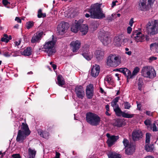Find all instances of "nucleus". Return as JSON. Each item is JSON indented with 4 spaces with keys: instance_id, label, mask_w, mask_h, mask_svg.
Listing matches in <instances>:
<instances>
[{
    "instance_id": "obj_5",
    "label": "nucleus",
    "mask_w": 158,
    "mask_h": 158,
    "mask_svg": "<svg viewBox=\"0 0 158 158\" xmlns=\"http://www.w3.org/2000/svg\"><path fill=\"white\" fill-rule=\"evenodd\" d=\"M141 75L145 77L149 78L152 79L156 77V73L154 69L152 70V69H150V67L149 66H146L143 67L141 70Z\"/></svg>"
},
{
    "instance_id": "obj_59",
    "label": "nucleus",
    "mask_w": 158,
    "mask_h": 158,
    "mask_svg": "<svg viewBox=\"0 0 158 158\" xmlns=\"http://www.w3.org/2000/svg\"><path fill=\"white\" fill-rule=\"evenodd\" d=\"M60 155V154L59 153L56 152V158H59Z\"/></svg>"
},
{
    "instance_id": "obj_7",
    "label": "nucleus",
    "mask_w": 158,
    "mask_h": 158,
    "mask_svg": "<svg viewBox=\"0 0 158 158\" xmlns=\"http://www.w3.org/2000/svg\"><path fill=\"white\" fill-rule=\"evenodd\" d=\"M153 2V0H139L138 2L139 9L143 11L148 10Z\"/></svg>"
},
{
    "instance_id": "obj_31",
    "label": "nucleus",
    "mask_w": 158,
    "mask_h": 158,
    "mask_svg": "<svg viewBox=\"0 0 158 158\" xmlns=\"http://www.w3.org/2000/svg\"><path fill=\"white\" fill-rule=\"evenodd\" d=\"M94 91L92 90H89L86 89V94L87 98L89 99H91L94 94Z\"/></svg>"
},
{
    "instance_id": "obj_34",
    "label": "nucleus",
    "mask_w": 158,
    "mask_h": 158,
    "mask_svg": "<svg viewBox=\"0 0 158 158\" xmlns=\"http://www.w3.org/2000/svg\"><path fill=\"white\" fill-rule=\"evenodd\" d=\"M143 82L141 78H139L138 83V89L141 91L142 89L143 86Z\"/></svg>"
},
{
    "instance_id": "obj_29",
    "label": "nucleus",
    "mask_w": 158,
    "mask_h": 158,
    "mask_svg": "<svg viewBox=\"0 0 158 158\" xmlns=\"http://www.w3.org/2000/svg\"><path fill=\"white\" fill-rule=\"evenodd\" d=\"M153 144H145V149L147 152H152L153 149Z\"/></svg>"
},
{
    "instance_id": "obj_48",
    "label": "nucleus",
    "mask_w": 158,
    "mask_h": 158,
    "mask_svg": "<svg viewBox=\"0 0 158 158\" xmlns=\"http://www.w3.org/2000/svg\"><path fill=\"white\" fill-rule=\"evenodd\" d=\"M12 157L13 158H21V156L19 154H13L12 155Z\"/></svg>"
},
{
    "instance_id": "obj_22",
    "label": "nucleus",
    "mask_w": 158,
    "mask_h": 158,
    "mask_svg": "<svg viewBox=\"0 0 158 158\" xmlns=\"http://www.w3.org/2000/svg\"><path fill=\"white\" fill-rule=\"evenodd\" d=\"M79 28L82 35H85L87 33L88 30V27L87 25L84 24L81 25Z\"/></svg>"
},
{
    "instance_id": "obj_53",
    "label": "nucleus",
    "mask_w": 158,
    "mask_h": 158,
    "mask_svg": "<svg viewBox=\"0 0 158 158\" xmlns=\"http://www.w3.org/2000/svg\"><path fill=\"white\" fill-rule=\"evenodd\" d=\"M133 18H131L129 22V25H130L131 27H132L133 26V24L134 23V21H133Z\"/></svg>"
},
{
    "instance_id": "obj_30",
    "label": "nucleus",
    "mask_w": 158,
    "mask_h": 158,
    "mask_svg": "<svg viewBox=\"0 0 158 158\" xmlns=\"http://www.w3.org/2000/svg\"><path fill=\"white\" fill-rule=\"evenodd\" d=\"M38 133L40 136L44 138H47L49 135V133L46 131H38Z\"/></svg>"
},
{
    "instance_id": "obj_24",
    "label": "nucleus",
    "mask_w": 158,
    "mask_h": 158,
    "mask_svg": "<svg viewBox=\"0 0 158 158\" xmlns=\"http://www.w3.org/2000/svg\"><path fill=\"white\" fill-rule=\"evenodd\" d=\"M32 48L31 47H27L22 52V55L25 56H29L31 54Z\"/></svg>"
},
{
    "instance_id": "obj_38",
    "label": "nucleus",
    "mask_w": 158,
    "mask_h": 158,
    "mask_svg": "<svg viewBox=\"0 0 158 158\" xmlns=\"http://www.w3.org/2000/svg\"><path fill=\"white\" fill-rule=\"evenodd\" d=\"M34 23L32 21H29L27 22L26 27V28L28 29H29L31 28L33 26Z\"/></svg>"
},
{
    "instance_id": "obj_52",
    "label": "nucleus",
    "mask_w": 158,
    "mask_h": 158,
    "mask_svg": "<svg viewBox=\"0 0 158 158\" xmlns=\"http://www.w3.org/2000/svg\"><path fill=\"white\" fill-rule=\"evenodd\" d=\"M1 41L2 42H5L6 43H7L9 42V40L8 39H6V38L4 37L1 38Z\"/></svg>"
},
{
    "instance_id": "obj_64",
    "label": "nucleus",
    "mask_w": 158,
    "mask_h": 158,
    "mask_svg": "<svg viewBox=\"0 0 158 158\" xmlns=\"http://www.w3.org/2000/svg\"><path fill=\"white\" fill-rule=\"evenodd\" d=\"M145 158H155L152 156H147Z\"/></svg>"
},
{
    "instance_id": "obj_55",
    "label": "nucleus",
    "mask_w": 158,
    "mask_h": 158,
    "mask_svg": "<svg viewBox=\"0 0 158 158\" xmlns=\"http://www.w3.org/2000/svg\"><path fill=\"white\" fill-rule=\"evenodd\" d=\"M15 20L18 23H21L22 22L21 20L18 17H16Z\"/></svg>"
},
{
    "instance_id": "obj_45",
    "label": "nucleus",
    "mask_w": 158,
    "mask_h": 158,
    "mask_svg": "<svg viewBox=\"0 0 158 158\" xmlns=\"http://www.w3.org/2000/svg\"><path fill=\"white\" fill-rule=\"evenodd\" d=\"M144 123L146 126L150 125L151 124V122L149 119H146L144 121Z\"/></svg>"
},
{
    "instance_id": "obj_13",
    "label": "nucleus",
    "mask_w": 158,
    "mask_h": 158,
    "mask_svg": "<svg viewBox=\"0 0 158 158\" xmlns=\"http://www.w3.org/2000/svg\"><path fill=\"white\" fill-rule=\"evenodd\" d=\"M106 136L108 138L106 141V143L109 147H110L113 145L119 138L118 135H113L110 136V134L108 133L106 134Z\"/></svg>"
},
{
    "instance_id": "obj_32",
    "label": "nucleus",
    "mask_w": 158,
    "mask_h": 158,
    "mask_svg": "<svg viewBox=\"0 0 158 158\" xmlns=\"http://www.w3.org/2000/svg\"><path fill=\"white\" fill-rule=\"evenodd\" d=\"M139 71V68L138 67L136 66L134 69L132 71V73H131L130 78H134V76L136 75Z\"/></svg>"
},
{
    "instance_id": "obj_54",
    "label": "nucleus",
    "mask_w": 158,
    "mask_h": 158,
    "mask_svg": "<svg viewBox=\"0 0 158 158\" xmlns=\"http://www.w3.org/2000/svg\"><path fill=\"white\" fill-rule=\"evenodd\" d=\"M132 30V28L131 27H128L127 28V32L128 34H130L131 33Z\"/></svg>"
},
{
    "instance_id": "obj_60",
    "label": "nucleus",
    "mask_w": 158,
    "mask_h": 158,
    "mask_svg": "<svg viewBox=\"0 0 158 158\" xmlns=\"http://www.w3.org/2000/svg\"><path fill=\"white\" fill-rule=\"evenodd\" d=\"M100 92L102 94H103L104 93V90L102 87H100Z\"/></svg>"
},
{
    "instance_id": "obj_58",
    "label": "nucleus",
    "mask_w": 158,
    "mask_h": 158,
    "mask_svg": "<svg viewBox=\"0 0 158 158\" xmlns=\"http://www.w3.org/2000/svg\"><path fill=\"white\" fill-rule=\"evenodd\" d=\"M105 108L106 109V111H110L109 106L108 104H107Z\"/></svg>"
},
{
    "instance_id": "obj_37",
    "label": "nucleus",
    "mask_w": 158,
    "mask_h": 158,
    "mask_svg": "<svg viewBox=\"0 0 158 158\" xmlns=\"http://www.w3.org/2000/svg\"><path fill=\"white\" fill-rule=\"evenodd\" d=\"M123 105L124 106V108L125 109H129L131 107L130 103L127 101H124Z\"/></svg>"
},
{
    "instance_id": "obj_51",
    "label": "nucleus",
    "mask_w": 158,
    "mask_h": 158,
    "mask_svg": "<svg viewBox=\"0 0 158 158\" xmlns=\"http://www.w3.org/2000/svg\"><path fill=\"white\" fill-rule=\"evenodd\" d=\"M153 129L152 130L153 131H158V130L157 129V127L156 126V124L155 123H154L153 124Z\"/></svg>"
},
{
    "instance_id": "obj_61",
    "label": "nucleus",
    "mask_w": 158,
    "mask_h": 158,
    "mask_svg": "<svg viewBox=\"0 0 158 158\" xmlns=\"http://www.w3.org/2000/svg\"><path fill=\"white\" fill-rule=\"evenodd\" d=\"M52 66L54 70H55L56 69V65L55 64H52Z\"/></svg>"
},
{
    "instance_id": "obj_2",
    "label": "nucleus",
    "mask_w": 158,
    "mask_h": 158,
    "mask_svg": "<svg viewBox=\"0 0 158 158\" xmlns=\"http://www.w3.org/2000/svg\"><path fill=\"white\" fill-rule=\"evenodd\" d=\"M20 127L21 129L18 132L16 141L20 143H23L26 138L30 135L31 131L26 123H22Z\"/></svg>"
},
{
    "instance_id": "obj_10",
    "label": "nucleus",
    "mask_w": 158,
    "mask_h": 158,
    "mask_svg": "<svg viewBox=\"0 0 158 158\" xmlns=\"http://www.w3.org/2000/svg\"><path fill=\"white\" fill-rule=\"evenodd\" d=\"M98 38L105 46L107 45L110 42L109 38L105 31H100L99 32Z\"/></svg>"
},
{
    "instance_id": "obj_25",
    "label": "nucleus",
    "mask_w": 158,
    "mask_h": 158,
    "mask_svg": "<svg viewBox=\"0 0 158 158\" xmlns=\"http://www.w3.org/2000/svg\"><path fill=\"white\" fill-rule=\"evenodd\" d=\"M57 80L58 81V84L59 85L62 86L64 85L65 81L63 80V78L62 75H58L57 77Z\"/></svg>"
},
{
    "instance_id": "obj_14",
    "label": "nucleus",
    "mask_w": 158,
    "mask_h": 158,
    "mask_svg": "<svg viewBox=\"0 0 158 158\" xmlns=\"http://www.w3.org/2000/svg\"><path fill=\"white\" fill-rule=\"evenodd\" d=\"M75 92L77 97L79 98L82 99L85 95L84 88L81 85H77L76 86Z\"/></svg>"
},
{
    "instance_id": "obj_26",
    "label": "nucleus",
    "mask_w": 158,
    "mask_h": 158,
    "mask_svg": "<svg viewBox=\"0 0 158 158\" xmlns=\"http://www.w3.org/2000/svg\"><path fill=\"white\" fill-rule=\"evenodd\" d=\"M29 157L35 158L36 153V151L35 149H32L31 148L28 149Z\"/></svg>"
},
{
    "instance_id": "obj_20",
    "label": "nucleus",
    "mask_w": 158,
    "mask_h": 158,
    "mask_svg": "<svg viewBox=\"0 0 158 158\" xmlns=\"http://www.w3.org/2000/svg\"><path fill=\"white\" fill-rule=\"evenodd\" d=\"M80 25L81 24L79 22V21H77L76 20L75 23L73 24L71 26V31L73 32H77L78 31Z\"/></svg>"
},
{
    "instance_id": "obj_50",
    "label": "nucleus",
    "mask_w": 158,
    "mask_h": 158,
    "mask_svg": "<svg viewBox=\"0 0 158 158\" xmlns=\"http://www.w3.org/2000/svg\"><path fill=\"white\" fill-rule=\"evenodd\" d=\"M2 3L5 6L7 5L8 4H10V2H8L7 0H2Z\"/></svg>"
},
{
    "instance_id": "obj_46",
    "label": "nucleus",
    "mask_w": 158,
    "mask_h": 158,
    "mask_svg": "<svg viewBox=\"0 0 158 158\" xmlns=\"http://www.w3.org/2000/svg\"><path fill=\"white\" fill-rule=\"evenodd\" d=\"M157 59V58L156 57L154 56H152L149 58V62H151L153 61L156 60Z\"/></svg>"
},
{
    "instance_id": "obj_57",
    "label": "nucleus",
    "mask_w": 158,
    "mask_h": 158,
    "mask_svg": "<svg viewBox=\"0 0 158 158\" xmlns=\"http://www.w3.org/2000/svg\"><path fill=\"white\" fill-rule=\"evenodd\" d=\"M136 104H137V108L139 110H140L141 109V104L140 103H139V102L136 101Z\"/></svg>"
},
{
    "instance_id": "obj_36",
    "label": "nucleus",
    "mask_w": 158,
    "mask_h": 158,
    "mask_svg": "<svg viewBox=\"0 0 158 158\" xmlns=\"http://www.w3.org/2000/svg\"><path fill=\"white\" fill-rule=\"evenodd\" d=\"M125 150L126 153L128 155L132 154L134 151L133 148L131 147L130 146H129Z\"/></svg>"
},
{
    "instance_id": "obj_42",
    "label": "nucleus",
    "mask_w": 158,
    "mask_h": 158,
    "mask_svg": "<svg viewBox=\"0 0 158 158\" xmlns=\"http://www.w3.org/2000/svg\"><path fill=\"white\" fill-rule=\"evenodd\" d=\"M116 126L118 127H121L122 126L123 123L122 120L120 119L117 120L116 122Z\"/></svg>"
},
{
    "instance_id": "obj_1",
    "label": "nucleus",
    "mask_w": 158,
    "mask_h": 158,
    "mask_svg": "<svg viewBox=\"0 0 158 158\" xmlns=\"http://www.w3.org/2000/svg\"><path fill=\"white\" fill-rule=\"evenodd\" d=\"M101 5L98 3L91 5L90 8L86 10L89 13L85 15L86 18L90 17L94 19H101L105 17V15L103 12L102 9L101 8Z\"/></svg>"
},
{
    "instance_id": "obj_44",
    "label": "nucleus",
    "mask_w": 158,
    "mask_h": 158,
    "mask_svg": "<svg viewBox=\"0 0 158 158\" xmlns=\"http://www.w3.org/2000/svg\"><path fill=\"white\" fill-rule=\"evenodd\" d=\"M86 89L91 90H92L94 91V87L93 85L91 84L88 85L87 86Z\"/></svg>"
},
{
    "instance_id": "obj_12",
    "label": "nucleus",
    "mask_w": 158,
    "mask_h": 158,
    "mask_svg": "<svg viewBox=\"0 0 158 158\" xmlns=\"http://www.w3.org/2000/svg\"><path fill=\"white\" fill-rule=\"evenodd\" d=\"M69 24L67 23L62 22L58 26L56 32L59 35H62L65 33V31L69 28Z\"/></svg>"
},
{
    "instance_id": "obj_6",
    "label": "nucleus",
    "mask_w": 158,
    "mask_h": 158,
    "mask_svg": "<svg viewBox=\"0 0 158 158\" xmlns=\"http://www.w3.org/2000/svg\"><path fill=\"white\" fill-rule=\"evenodd\" d=\"M119 56H116L115 54H110L107 59V65L111 67H116L118 65Z\"/></svg>"
},
{
    "instance_id": "obj_47",
    "label": "nucleus",
    "mask_w": 158,
    "mask_h": 158,
    "mask_svg": "<svg viewBox=\"0 0 158 158\" xmlns=\"http://www.w3.org/2000/svg\"><path fill=\"white\" fill-rule=\"evenodd\" d=\"M3 55L5 57H9L11 55V54H9L8 52L5 50L3 51Z\"/></svg>"
},
{
    "instance_id": "obj_39",
    "label": "nucleus",
    "mask_w": 158,
    "mask_h": 158,
    "mask_svg": "<svg viewBox=\"0 0 158 158\" xmlns=\"http://www.w3.org/2000/svg\"><path fill=\"white\" fill-rule=\"evenodd\" d=\"M150 49L152 50L153 48L156 49V51L158 53V43L151 44L150 46Z\"/></svg>"
},
{
    "instance_id": "obj_11",
    "label": "nucleus",
    "mask_w": 158,
    "mask_h": 158,
    "mask_svg": "<svg viewBox=\"0 0 158 158\" xmlns=\"http://www.w3.org/2000/svg\"><path fill=\"white\" fill-rule=\"evenodd\" d=\"M131 37L137 42H142L145 38V37L141 32L137 30H134Z\"/></svg>"
},
{
    "instance_id": "obj_16",
    "label": "nucleus",
    "mask_w": 158,
    "mask_h": 158,
    "mask_svg": "<svg viewBox=\"0 0 158 158\" xmlns=\"http://www.w3.org/2000/svg\"><path fill=\"white\" fill-rule=\"evenodd\" d=\"M132 136L133 140L135 141L139 140L142 138L143 134L141 131L136 130L132 132Z\"/></svg>"
},
{
    "instance_id": "obj_62",
    "label": "nucleus",
    "mask_w": 158,
    "mask_h": 158,
    "mask_svg": "<svg viewBox=\"0 0 158 158\" xmlns=\"http://www.w3.org/2000/svg\"><path fill=\"white\" fill-rule=\"evenodd\" d=\"M125 53L127 54L129 56H130L131 54V51H128V52H125Z\"/></svg>"
},
{
    "instance_id": "obj_41",
    "label": "nucleus",
    "mask_w": 158,
    "mask_h": 158,
    "mask_svg": "<svg viewBox=\"0 0 158 158\" xmlns=\"http://www.w3.org/2000/svg\"><path fill=\"white\" fill-rule=\"evenodd\" d=\"M123 143L125 148L129 146H131V145L129 144L128 140L126 139L125 138L123 139Z\"/></svg>"
},
{
    "instance_id": "obj_19",
    "label": "nucleus",
    "mask_w": 158,
    "mask_h": 158,
    "mask_svg": "<svg viewBox=\"0 0 158 158\" xmlns=\"http://www.w3.org/2000/svg\"><path fill=\"white\" fill-rule=\"evenodd\" d=\"M104 54V51L102 49L96 50L95 53L96 57L98 60H100L103 59Z\"/></svg>"
},
{
    "instance_id": "obj_35",
    "label": "nucleus",
    "mask_w": 158,
    "mask_h": 158,
    "mask_svg": "<svg viewBox=\"0 0 158 158\" xmlns=\"http://www.w3.org/2000/svg\"><path fill=\"white\" fill-rule=\"evenodd\" d=\"M37 16L38 18L45 17H46V14L45 13H42L41 9H40L38 11Z\"/></svg>"
},
{
    "instance_id": "obj_8",
    "label": "nucleus",
    "mask_w": 158,
    "mask_h": 158,
    "mask_svg": "<svg viewBox=\"0 0 158 158\" xmlns=\"http://www.w3.org/2000/svg\"><path fill=\"white\" fill-rule=\"evenodd\" d=\"M149 22L147 25V28L149 31L150 34L153 35L158 33V20H155L152 23Z\"/></svg>"
},
{
    "instance_id": "obj_43",
    "label": "nucleus",
    "mask_w": 158,
    "mask_h": 158,
    "mask_svg": "<svg viewBox=\"0 0 158 158\" xmlns=\"http://www.w3.org/2000/svg\"><path fill=\"white\" fill-rule=\"evenodd\" d=\"M105 80L108 82V83H110L111 82H113L112 77L110 75L107 76L105 79Z\"/></svg>"
},
{
    "instance_id": "obj_27",
    "label": "nucleus",
    "mask_w": 158,
    "mask_h": 158,
    "mask_svg": "<svg viewBox=\"0 0 158 158\" xmlns=\"http://www.w3.org/2000/svg\"><path fill=\"white\" fill-rule=\"evenodd\" d=\"M123 35H121L115 37L114 39V41L115 43H117V44L120 45L122 42Z\"/></svg>"
},
{
    "instance_id": "obj_15",
    "label": "nucleus",
    "mask_w": 158,
    "mask_h": 158,
    "mask_svg": "<svg viewBox=\"0 0 158 158\" xmlns=\"http://www.w3.org/2000/svg\"><path fill=\"white\" fill-rule=\"evenodd\" d=\"M100 72V67L99 66L95 64L93 65L91 68L90 70L91 75L93 77H96L98 75Z\"/></svg>"
},
{
    "instance_id": "obj_40",
    "label": "nucleus",
    "mask_w": 158,
    "mask_h": 158,
    "mask_svg": "<svg viewBox=\"0 0 158 158\" xmlns=\"http://www.w3.org/2000/svg\"><path fill=\"white\" fill-rule=\"evenodd\" d=\"M150 134L147 133L146 134L145 144H150Z\"/></svg>"
},
{
    "instance_id": "obj_21",
    "label": "nucleus",
    "mask_w": 158,
    "mask_h": 158,
    "mask_svg": "<svg viewBox=\"0 0 158 158\" xmlns=\"http://www.w3.org/2000/svg\"><path fill=\"white\" fill-rule=\"evenodd\" d=\"M85 49L84 50L85 48H84V50L81 54L86 60H90L91 57L90 55V52L88 48Z\"/></svg>"
},
{
    "instance_id": "obj_9",
    "label": "nucleus",
    "mask_w": 158,
    "mask_h": 158,
    "mask_svg": "<svg viewBox=\"0 0 158 158\" xmlns=\"http://www.w3.org/2000/svg\"><path fill=\"white\" fill-rule=\"evenodd\" d=\"M114 110L116 115L118 117L122 116L125 118H131L134 115V114H129L122 111L119 107L118 105H117L115 108H114Z\"/></svg>"
},
{
    "instance_id": "obj_56",
    "label": "nucleus",
    "mask_w": 158,
    "mask_h": 158,
    "mask_svg": "<svg viewBox=\"0 0 158 158\" xmlns=\"http://www.w3.org/2000/svg\"><path fill=\"white\" fill-rule=\"evenodd\" d=\"M131 76V74H130L129 75H127L125 76L127 77V82H129V80L130 79H132L133 78H130V77Z\"/></svg>"
},
{
    "instance_id": "obj_3",
    "label": "nucleus",
    "mask_w": 158,
    "mask_h": 158,
    "mask_svg": "<svg viewBox=\"0 0 158 158\" xmlns=\"http://www.w3.org/2000/svg\"><path fill=\"white\" fill-rule=\"evenodd\" d=\"M86 118L87 122L93 126L99 125L101 121L100 117L97 114L90 112L86 113Z\"/></svg>"
},
{
    "instance_id": "obj_63",
    "label": "nucleus",
    "mask_w": 158,
    "mask_h": 158,
    "mask_svg": "<svg viewBox=\"0 0 158 158\" xmlns=\"http://www.w3.org/2000/svg\"><path fill=\"white\" fill-rule=\"evenodd\" d=\"M115 5H116V2H112V7H113Z\"/></svg>"
},
{
    "instance_id": "obj_33",
    "label": "nucleus",
    "mask_w": 158,
    "mask_h": 158,
    "mask_svg": "<svg viewBox=\"0 0 158 158\" xmlns=\"http://www.w3.org/2000/svg\"><path fill=\"white\" fill-rule=\"evenodd\" d=\"M109 158H121L120 155L116 153L112 152L108 155Z\"/></svg>"
},
{
    "instance_id": "obj_17",
    "label": "nucleus",
    "mask_w": 158,
    "mask_h": 158,
    "mask_svg": "<svg viewBox=\"0 0 158 158\" xmlns=\"http://www.w3.org/2000/svg\"><path fill=\"white\" fill-rule=\"evenodd\" d=\"M43 34V31L37 32L31 38V42L33 43L39 42L41 39Z\"/></svg>"
},
{
    "instance_id": "obj_28",
    "label": "nucleus",
    "mask_w": 158,
    "mask_h": 158,
    "mask_svg": "<svg viewBox=\"0 0 158 158\" xmlns=\"http://www.w3.org/2000/svg\"><path fill=\"white\" fill-rule=\"evenodd\" d=\"M120 98L119 97H117L114 98L111 102V105L113 108H115L117 105H118L117 103L118 102V100Z\"/></svg>"
},
{
    "instance_id": "obj_18",
    "label": "nucleus",
    "mask_w": 158,
    "mask_h": 158,
    "mask_svg": "<svg viewBox=\"0 0 158 158\" xmlns=\"http://www.w3.org/2000/svg\"><path fill=\"white\" fill-rule=\"evenodd\" d=\"M70 45L72 48L73 52H76L80 48L81 43L80 41L77 40L75 41H72Z\"/></svg>"
},
{
    "instance_id": "obj_23",
    "label": "nucleus",
    "mask_w": 158,
    "mask_h": 158,
    "mask_svg": "<svg viewBox=\"0 0 158 158\" xmlns=\"http://www.w3.org/2000/svg\"><path fill=\"white\" fill-rule=\"evenodd\" d=\"M117 70L118 71L123 73L125 76L131 74V71L126 68H120Z\"/></svg>"
},
{
    "instance_id": "obj_4",
    "label": "nucleus",
    "mask_w": 158,
    "mask_h": 158,
    "mask_svg": "<svg viewBox=\"0 0 158 158\" xmlns=\"http://www.w3.org/2000/svg\"><path fill=\"white\" fill-rule=\"evenodd\" d=\"M55 44V42L52 40L46 42L42 48L43 51L47 53L48 56L52 55L56 52L54 48Z\"/></svg>"
},
{
    "instance_id": "obj_49",
    "label": "nucleus",
    "mask_w": 158,
    "mask_h": 158,
    "mask_svg": "<svg viewBox=\"0 0 158 158\" xmlns=\"http://www.w3.org/2000/svg\"><path fill=\"white\" fill-rule=\"evenodd\" d=\"M153 112H151V111L148 110L146 111L145 112L146 115L150 116H153Z\"/></svg>"
}]
</instances>
